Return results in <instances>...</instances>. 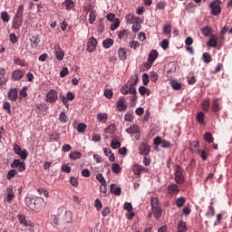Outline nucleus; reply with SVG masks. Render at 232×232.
Masks as SVG:
<instances>
[{"instance_id":"nucleus-1","label":"nucleus","mask_w":232,"mask_h":232,"mask_svg":"<svg viewBox=\"0 0 232 232\" xmlns=\"http://www.w3.org/2000/svg\"><path fill=\"white\" fill-rule=\"evenodd\" d=\"M24 12V6L19 5L16 14H14L12 22V27L14 30H19L23 26V14Z\"/></svg>"},{"instance_id":"nucleus-2","label":"nucleus","mask_w":232,"mask_h":232,"mask_svg":"<svg viewBox=\"0 0 232 232\" xmlns=\"http://www.w3.org/2000/svg\"><path fill=\"white\" fill-rule=\"evenodd\" d=\"M174 180L176 184H184L186 178L184 177V169L180 165H177L175 168Z\"/></svg>"},{"instance_id":"nucleus-3","label":"nucleus","mask_w":232,"mask_h":232,"mask_svg":"<svg viewBox=\"0 0 232 232\" xmlns=\"http://www.w3.org/2000/svg\"><path fill=\"white\" fill-rule=\"evenodd\" d=\"M27 202H34L33 205H29L30 209H41L44 199L43 198H27Z\"/></svg>"},{"instance_id":"nucleus-4","label":"nucleus","mask_w":232,"mask_h":232,"mask_svg":"<svg viewBox=\"0 0 232 232\" xmlns=\"http://www.w3.org/2000/svg\"><path fill=\"white\" fill-rule=\"evenodd\" d=\"M180 193V188L179 185L172 183L167 187L168 197H177Z\"/></svg>"},{"instance_id":"nucleus-5","label":"nucleus","mask_w":232,"mask_h":232,"mask_svg":"<svg viewBox=\"0 0 232 232\" xmlns=\"http://www.w3.org/2000/svg\"><path fill=\"white\" fill-rule=\"evenodd\" d=\"M126 133L135 135L136 140H139V139H140V127L139 125H131L126 129Z\"/></svg>"},{"instance_id":"nucleus-6","label":"nucleus","mask_w":232,"mask_h":232,"mask_svg":"<svg viewBox=\"0 0 232 232\" xmlns=\"http://www.w3.org/2000/svg\"><path fill=\"white\" fill-rule=\"evenodd\" d=\"M59 99V96L57 95V91L55 90H50L45 97L46 102H49L50 104H53V102H57V100Z\"/></svg>"},{"instance_id":"nucleus-7","label":"nucleus","mask_w":232,"mask_h":232,"mask_svg":"<svg viewBox=\"0 0 232 232\" xmlns=\"http://www.w3.org/2000/svg\"><path fill=\"white\" fill-rule=\"evenodd\" d=\"M97 48V39H95V37H91L88 39L87 41V52H89V53H92V52H95Z\"/></svg>"},{"instance_id":"nucleus-8","label":"nucleus","mask_w":232,"mask_h":232,"mask_svg":"<svg viewBox=\"0 0 232 232\" xmlns=\"http://www.w3.org/2000/svg\"><path fill=\"white\" fill-rule=\"evenodd\" d=\"M11 168L15 169L17 168L18 171L23 172L26 170V164L24 162H21L20 160H14Z\"/></svg>"},{"instance_id":"nucleus-9","label":"nucleus","mask_w":232,"mask_h":232,"mask_svg":"<svg viewBox=\"0 0 232 232\" xmlns=\"http://www.w3.org/2000/svg\"><path fill=\"white\" fill-rule=\"evenodd\" d=\"M132 79H134V82L129 84V93L130 95H137V89H135V86L139 82V75L135 74Z\"/></svg>"},{"instance_id":"nucleus-10","label":"nucleus","mask_w":232,"mask_h":232,"mask_svg":"<svg viewBox=\"0 0 232 232\" xmlns=\"http://www.w3.org/2000/svg\"><path fill=\"white\" fill-rule=\"evenodd\" d=\"M209 8L212 10L211 11L212 15H220V14H222V7L217 5V1H213L210 4Z\"/></svg>"},{"instance_id":"nucleus-11","label":"nucleus","mask_w":232,"mask_h":232,"mask_svg":"<svg viewBox=\"0 0 232 232\" xmlns=\"http://www.w3.org/2000/svg\"><path fill=\"white\" fill-rule=\"evenodd\" d=\"M116 109L119 111H126L128 110V105H126V100L124 97L120 98L116 102Z\"/></svg>"},{"instance_id":"nucleus-12","label":"nucleus","mask_w":232,"mask_h":232,"mask_svg":"<svg viewBox=\"0 0 232 232\" xmlns=\"http://www.w3.org/2000/svg\"><path fill=\"white\" fill-rule=\"evenodd\" d=\"M157 57H159V52H157V50L150 51V53H149V57H148L149 64H147V66H149V68H151V65L153 64V63H155V60L157 59Z\"/></svg>"},{"instance_id":"nucleus-13","label":"nucleus","mask_w":232,"mask_h":232,"mask_svg":"<svg viewBox=\"0 0 232 232\" xmlns=\"http://www.w3.org/2000/svg\"><path fill=\"white\" fill-rule=\"evenodd\" d=\"M17 218L22 226H25V227H32V221L26 219V216L24 214H19Z\"/></svg>"},{"instance_id":"nucleus-14","label":"nucleus","mask_w":232,"mask_h":232,"mask_svg":"<svg viewBox=\"0 0 232 232\" xmlns=\"http://www.w3.org/2000/svg\"><path fill=\"white\" fill-rule=\"evenodd\" d=\"M54 53L57 61H63V59H64V51L61 49V45L56 44L54 46Z\"/></svg>"},{"instance_id":"nucleus-15","label":"nucleus","mask_w":232,"mask_h":232,"mask_svg":"<svg viewBox=\"0 0 232 232\" xmlns=\"http://www.w3.org/2000/svg\"><path fill=\"white\" fill-rule=\"evenodd\" d=\"M132 169L134 174L137 175V177H140V173H145V171H147L146 167L140 164H135Z\"/></svg>"},{"instance_id":"nucleus-16","label":"nucleus","mask_w":232,"mask_h":232,"mask_svg":"<svg viewBox=\"0 0 232 232\" xmlns=\"http://www.w3.org/2000/svg\"><path fill=\"white\" fill-rule=\"evenodd\" d=\"M14 198H15V194L14 193V188H7L5 201H7L8 204H12V200H14Z\"/></svg>"},{"instance_id":"nucleus-17","label":"nucleus","mask_w":232,"mask_h":232,"mask_svg":"<svg viewBox=\"0 0 232 232\" xmlns=\"http://www.w3.org/2000/svg\"><path fill=\"white\" fill-rule=\"evenodd\" d=\"M140 155H150V146L144 142H141L139 147Z\"/></svg>"},{"instance_id":"nucleus-18","label":"nucleus","mask_w":232,"mask_h":232,"mask_svg":"<svg viewBox=\"0 0 232 232\" xmlns=\"http://www.w3.org/2000/svg\"><path fill=\"white\" fill-rule=\"evenodd\" d=\"M125 21L126 23H128V24H133L135 23H139V21H140V18L133 14H127L125 16Z\"/></svg>"},{"instance_id":"nucleus-19","label":"nucleus","mask_w":232,"mask_h":232,"mask_svg":"<svg viewBox=\"0 0 232 232\" xmlns=\"http://www.w3.org/2000/svg\"><path fill=\"white\" fill-rule=\"evenodd\" d=\"M8 82V76H6V70L0 68V84H6Z\"/></svg>"},{"instance_id":"nucleus-20","label":"nucleus","mask_w":232,"mask_h":232,"mask_svg":"<svg viewBox=\"0 0 232 232\" xmlns=\"http://www.w3.org/2000/svg\"><path fill=\"white\" fill-rule=\"evenodd\" d=\"M17 97H18L17 90L15 88L10 89V91L8 92L9 101H12L13 102H15V101H17Z\"/></svg>"},{"instance_id":"nucleus-21","label":"nucleus","mask_w":232,"mask_h":232,"mask_svg":"<svg viewBox=\"0 0 232 232\" xmlns=\"http://www.w3.org/2000/svg\"><path fill=\"white\" fill-rule=\"evenodd\" d=\"M24 77V72L21 70H15L12 74V79L14 81H21Z\"/></svg>"},{"instance_id":"nucleus-22","label":"nucleus","mask_w":232,"mask_h":232,"mask_svg":"<svg viewBox=\"0 0 232 232\" xmlns=\"http://www.w3.org/2000/svg\"><path fill=\"white\" fill-rule=\"evenodd\" d=\"M118 55L121 61H126V59H128V53L126 52V49L123 47L119 48Z\"/></svg>"},{"instance_id":"nucleus-23","label":"nucleus","mask_w":232,"mask_h":232,"mask_svg":"<svg viewBox=\"0 0 232 232\" xmlns=\"http://www.w3.org/2000/svg\"><path fill=\"white\" fill-rule=\"evenodd\" d=\"M220 104L218 103V99H215L212 103L211 111L214 113H217L218 111H220Z\"/></svg>"},{"instance_id":"nucleus-24","label":"nucleus","mask_w":232,"mask_h":232,"mask_svg":"<svg viewBox=\"0 0 232 232\" xmlns=\"http://www.w3.org/2000/svg\"><path fill=\"white\" fill-rule=\"evenodd\" d=\"M113 39L111 38H107L105 40H103L102 44H103V48H105L106 50H108L109 48H111L113 46Z\"/></svg>"},{"instance_id":"nucleus-25","label":"nucleus","mask_w":232,"mask_h":232,"mask_svg":"<svg viewBox=\"0 0 232 232\" xmlns=\"http://www.w3.org/2000/svg\"><path fill=\"white\" fill-rule=\"evenodd\" d=\"M121 191L122 190L121 189V188L115 186V184L111 185V193H112L113 195L120 197Z\"/></svg>"},{"instance_id":"nucleus-26","label":"nucleus","mask_w":232,"mask_h":232,"mask_svg":"<svg viewBox=\"0 0 232 232\" xmlns=\"http://www.w3.org/2000/svg\"><path fill=\"white\" fill-rule=\"evenodd\" d=\"M96 19H97V11L92 10L89 14L90 24H93L95 23Z\"/></svg>"},{"instance_id":"nucleus-27","label":"nucleus","mask_w":232,"mask_h":232,"mask_svg":"<svg viewBox=\"0 0 232 232\" xmlns=\"http://www.w3.org/2000/svg\"><path fill=\"white\" fill-rule=\"evenodd\" d=\"M188 231V227H186V221L180 220L178 224L177 232H186Z\"/></svg>"},{"instance_id":"nucleus-28","label":"nucleus","mask_w":232,"mask_h":232,"mask_svg":"<svg viewBox=\"0 0 232 232\" xmlns=\"http://www.w3.org/2000/svg\"><path fill=\"white\" fill-rule=\"evenodd\" d=\"M170 85L172 90H176V91L182 90V83L178 82L177 80H172L170 82Z\"/></svg>"},{"instance_id":"nucleus-29","label":"nucleus","mask_w":232,"mask_h":232,"mask_svg":"<svg viewBox=\"0 0 232 232\" xmlns=\"http://www.w3.org/2000/svg\"><path fill=\"white\" fill-rule=\"evenodd\" d=\"M211 32L212 29L211 27H209L208 25L201 28V34L205 36V37H209L211 35Z\"/></svg>"},{"instance_id":"nucleus-30","label":"nucleus","mask_w":232,"mask_h":232,"mask_svg":"<svg viewBox=\"0 0 232 232\" xmlns=\"http://www.w3.org/2000/svg\"><path fill=\"white\" fill-rule=\"evenodd\" d=\"M206 142H208V144H211V142H215V138L213 137V134L210 132H206L203 136Z\"/></svg>"},{"instance_id":"nucleus-31","label":"nucleus","mask_w":232,"mask_h":232,"mask_svg":"<svg viewBox=\"0 0 232 232\" xmlns=\"http://www.w3.org/2000/svg\"><path fill=\"white\" fill-rule=\"evenodd\" d=\"M140 23H142V20L140 18V21L133 24V25L131 27L132 32L137 34V32H139L140 30V28H142V25L140 24Z\"/></svg>"},{"instance_id":"nucleus-32","label":"nucleus","mask_w":232,"mask_h":232,"mask_svg":"<svg viewBox=\"0 0 232 232\" xmlns=\"http://www.w3.org/2000/svg\"><path fill=\"white\" fill-rule=\"evenodd\" d=\"M63 6H65L66 10H72L75 6V4L73 3V0H65L63 3Z\"/></svg>"},{"instance_id":"nucleus-33","label":"nucleus","mask_w":232,"mask_h":232,"mask_svg":"<svg viewBox=\"0 0 232 232\" xmlns=\"http://www.w3.org/2000/svg\"><path fill=\"white\" fill-rule=\"evenodd\" d=\"M97 120L102 122V124H105V122L108 121V114L106 113H99L97 115Z\"/></svg>"},{"instance_id":"nucleus-34","label":"nucleus","mask_w":232,"mask_h":232,"mask_svg":"<svg viewBox=\"0 0 232 232\" xmlns=\"http://www.w3.org/2000/svg\"><path fill=\"white\" fill-rule=\"evenodd\" d=\"M129 34H130V31L128 29H123L118 33V37L121 40L126 39V37H128Z\"/></svg>"},{"instance_id":"nucleus-35","label":"nucleus","mask_w":232,"mask_h":232,"mask_svg":"<svg viewBox=\"0 0 232 232\" xmlns=\"http://www.w3.org/2000/svg\"><path fill=\"white\" fill-rule=\"evenodd\" d=\"M177 208H182L184 206V204H186V198L184 197H179L176 199L175 202Z\"/></svg>"},{"instance_id":"nucleus-36","label":"nucleus","mask_w":232,"mask_h":232,"mask_svg":"<svg viewBox=\"0 0 232 232\" xmlns=\"http://www.w3.org/2000/svg\"><path fill=\"white\" fill-rule=\"evenodd\" d=\"M152 212H153L155 218L159 219V218H160V217H162V208H160V207L152 208Z\"/></svg>"},{"instance_id":"nucleus-37","label":"nucleus","mask_w":232,"mask_h":232,"mask_svg":"<svg viewBox=\"0 0 232 232\" xmlns=\"http://www.w3.org/2000/svg\"><path fill=\"white\" fill-rule=\"evenodd\" d=\"M3 108L8 115H12V105L8 102L3 103Z\"/></svg>"},{"instance_id":"nucleus-38","label":"nucleus","mask_w":232,"mask_h":232,"mask_svg":"<svg viewBox=\"0 0 232 232\" xmlns=\"http://www.w3.org/2000/svg\"><path fill=\"white\" fill-rule=\"evenodd\" d=\"M217 44H218V43H217V38H216L215 34H213V35L210 37L209 41L208 42V46H210V47H212V48H216V47H217Z\"/></svg>"},{"instance_id":"nucleus-39","label":"nucleus","mask_w":232,"mask_h":232,"mask_svg":"<svg viewBox=\"0 0 232 232\" xmlns=\"http://www.w3.org/2000/svg\"><path fill=\"white\" fill-rule=\"evenodd\" d=\"M150 204H151V209L160 208V203L159 202V198H152L150 200Z\"/></svg>"},{"instance_id":"nucleus-40","label":"nucleus","mask_w":232,"mask_h":232,"mask_svg":"<svg viewBox=\"0 0 232 232\" xmlns=\"http://www.w3.org/2000/svg\"><path fill=\"white\" fill-rule=\"evenodd\" d=\"M209 107H210V101L209 99H206L202 102V110L203 111H209Z\"/></svg>"},{"instance_id":"nucleus-41","label":"nucleus","mask_w":232,"mask_h":232,"mask_svg":"<svg viewBox=\"0 0 232 232\" xmlns=\"http://www.w3.org/2000/svg\"><path fill=\"white\" fill-rule=\"evenodd\" d=\"M81 157H82V154L79 151H73L70 154V159H72V160H77L81 159Z\"/></svg>"},{"instance_id":"nucleus-42","label":"nucleus","mask_w":232,"mask_h":232,"mask_svg":"<svg viewBox=\"0 0 232 232\" xmlns=\"http://www.w3.org/2000/svg\"><path fill=\"white\" fill-rule=\"evenodd\" d=\"M139 93L140 94V95H150V93H151V92L150 91V89H148V88H146V87H144V86H140V88H139Z\"/></svg>"},{"instance_id":"nucleus-43","label":"nucleus","mask_w":232,"mask_h":232,"mask_svg":"<svg viewBox=\"0 0 232 232\" xmlns=\"http://www.w3.org/2000/svg\"><path fill=\"white\" fill-rule=\"evenodd\" d=\"M130 48H132V50H137L138 48H140V43L139 41H130L129 44Z\"/></svg>"},{"instance_id":"nucleus-44","label":"nucleus","mask_w":232,"mask_h":232,"mask_svg":"<svg viewBox=\"0 0 232 232\" xmlns=\"http://www.w3.org/2000/svg\"><path fill=\"white\" fill-rule=\"evenodd\" d=\"M0 17L4 23H8L10 21V14L5 11L1 13Z\"/></svg>"},{"instance_id":"nucleus-45","label":"nucleus","mask_w":232,"mask_h":232,"mask_svg":"<svg viewBox=\"0 0 232 232\" xmlns=\"http://www.w3.org/2000/svg\"><path fill=\"white\" fill-rule=\"evenodd\" d=\"M121 26V20L119 18H115L114 23L111 24V30L115 31Z\"/></svg>"},{"instance_id":"nucleus-46","label":"nucleus","mask_w":232,"mask_h":232,"mask_svg":"<svg viewBox=\"0 0 232 232\" xmlns=\"http://www.w3.org/2000/svg\"><path fill=\"white\" fill-rule=\"evenodd\" d=\"M30 41L32 43V47L36 48V46L39 44V35L32 36Z\"/></svg>"},{"instance_id":"nucleus-47","label":"nucleus","mask_w":232,"mask_h":232,"mask_svg":"<svg viewBox=\"0 0 232 232\" xmlns=\"http://www.w3.org/2000/svg\"><path fill=\"white\" fill-rule=\"evenodd\" d=\"M206 118L204 112L199 111L197 113L196 119L198 121V122H199L200 124H202L204 122V119Z\"/></svg>"},{"instance_id":"nucleus-48","label":"nucleus","mask_w":232,"mask_h":232,"mask_svg":"<svg viewBox=\"0 0 232 232\" xmlns=\"http://www.w3.org/2000/svg\"><path fill=\"white\" fill-rule=\"evenodd\" d=\"M203 61L207 64L211 63V61H213V59L211 58V54H209V53H203Z\"/></svg>"},{"instance_id":"nucleus-49","label":"nucleus","mask_w":232,"mask_h":232,"mask_svg":"<svg viewBox=\"0 0 232 232\" xmlns=\"http://www.w3.org/2000/svg\"><path fill=\"white\" fill-rule=\"evenodd\" d=\"M17 171L15 169H10L6 175V179L7 180H12V179H14V177H15Z\"/></svg>"},{"instance_id":"nucleus-50","label":"nucleus","mask_w":232,"mask_h":232,"mask_svg":"<svg viewBox=\"0 0 232 232\" xmlns=\"http://www.w3.org/2000/svg\"><path fill=\"white\" fill-rule=\"evenodd\" d=\"M124 121H126V122H132L133 121V113H131V111H127V113L125 114V117H124Z\"/></svg>"},{"instance_id":"nucleus-51","label":"nucleus","mask_w":232,"mask_h":232,"mask_svg":"<svg viewBox=\"0 0 232 232\" xmlns=\"http://www.w3.org/2000/svg\"><path fill=\"white\" fill-rule=\"evenodd\" d=\"M111 148H112V150H117V148H121V142L117 140H112L111 142Z\"/></svg>"},{"instance_id":"nucleus-52","label":"nucleus","mask_w":232,"mask_h":232,"mask_svg":"<svg viewBox=\"0 0 232 232\" xmlns=\"http://www.w3.org/2000/svg\"><path fill=\"white\" fill-rule=\"evenodd\" d=\"M96 179L102 184V186H106V179H104V176H102V174H98L96 176Z\"/></svg>"},{"instance_id":"nucleus-53","label":"nucleus","mask_w":232,"mask_h":232,"mask_svg":"<svg viewBox=\"0 0 232 232\" xmlns=\"http://www.w3.org/2000/svg\"><path fill=\"white\" fill-rule=\"evenodd\" d=\"M18 155L22 160H26V159H28V150H24L20 151Z\"/></svg>"},{"instance_id":"nucleus-54","label":"nucleus","mask_w":232,"mask_h":232,"mask_svg":"<svg viewBox=\"0 0 232 232\" xmlns=\"http://www.w3.org/2000/svg\"><path fill=\"white\" fill-rule=\"evenodd\" d=\"M63 220L66 224L72 222V212H65Z\"/></svg>"},{"instance_id":"nucleus-55","label":"nucleus","mask_w":232,"mask_h":232,"mask_svg":"<svg viewBox=\"0 0 232 232\" xmlns=\"http://www.w3.org/2000/svg\"><path fill=\"white\" fill-rule=\"evenodd\" d=\"M163 34L169 35L171 34V24H165L163 26Z\"/></svg>"},{"instance_id":"nucleus-56","label":"nucleus","mask_w":232,"mask_h":232,"mask_svg":"<svg viewBox=\"0 0 232 232\" xmlns=\"http://www.w3.org/2000/svg\"><path fill=\"white\" fill-rule=\"evenodd\" d=\"M198 154L202 159V160H208V152L206 150H198Z\"/></svg>"},{"instance_id":"nucleus-57","label":"nucleus","mask_w":232,"mask_h":232,"mask_svg":"<svg viewBox=\"0 0 232 232\" xmlns=\"http://www.w3.org/2000/svg\"><path fill=\"white\" fill-rule=\"evenodd\" d=\"M59 121L60 122H63V123L68 122V116H66V113L61 112L59 116Z\"/></svg>"},{"instance_id":"nucleus-58","label":"nucleus","mask_w":232,"mask_h":232,"mask_svg":"<svg viewBox=\"0 0 232 232\" xmlns=\"http://www.w3.org/2000/svg\"><path fill=\"white\" fill-rule=\"evenodd\" d=\"M77 131L79 133H84L86 131V124L84 123H79L77 127Z\"/></svg>"},{"instance_id":"nucleus-59","label":"nucleus","mask_w":232,"mask_h":232,"mask_svg":"<svg viewBox=\"0 0 232 232\" xmlns=\"http://www.w3.org/2000/svg\"><path fill=\"white\" fill-rule=\"evenodd\" d=\"M37 110L40 111H46L48 110V105L46 103H40L36 105Z\"/></svg>"},{"instance_id":"nucleus-60","label":"nucleus","mask_w":232,"mask_h":232,"mask_svg":"<svg viewBox=\"0 0 232 232\" xmlns=\"http://www.w3.org/2000/svg\"><path fill=\"white\" fill-rule=\"evenodd\" d=\"M94 207L98 211H101V209H102V202L100 199H95Z\"/></svg>"},{"instance_id":"nucleus-61","label":"nucleus","mask_w":232,"mask_h":232,"mask_svg":"<svg viewBox=\"0 0 232 232\" xmlns=\"http://www.w3.org/2000/svg\"><path fill=\"white\" fill-rule=\"evenodd\" d=\"M104 95L107 99H111V97H113V91H111L110 89H105Z\"/></svg>"},{"instance_id":"nucleus-62","label":"nucleus","mask_w":232,"mask_h":232,"mask_svg":"<svg viewBox=\"0 0 232 232\" xmlns=\"http://www.w3.org/2000/svg\"><path fill=\"white\" fill-rule=\"evenodd\" d=\"M104 30H105L104 23H102V20H100L99 25H98L99 34H103Z\"/></svg>"},{"instance_id":"nucleus-63","label":"nucleus","mask_w":232,"mask_h":232,"mask_svg":"<svg viewBox=\"0 0 232 232\" xmlns=\"http://www.w3.org/2000/svg\"><path fill=\"white\" fill-rule=\"evenodd\" d=\"M112 171H114V173H121V165H119L118 163H113Z\"/></svg>"},{"instance_id":"nucleus-64","label":"nucleus","mask_w":232,"mask_h":232,"mask_svg":"<svg viewBox=\"0 0 232 232\" xmlns=\"http://www.w3.org/2000/svg\"><path fill=\"white\" fill-rule=\"evenodd\" d=\"M161 148H171V142L166 140H162Z\"/></svg>"}]
</instances>
